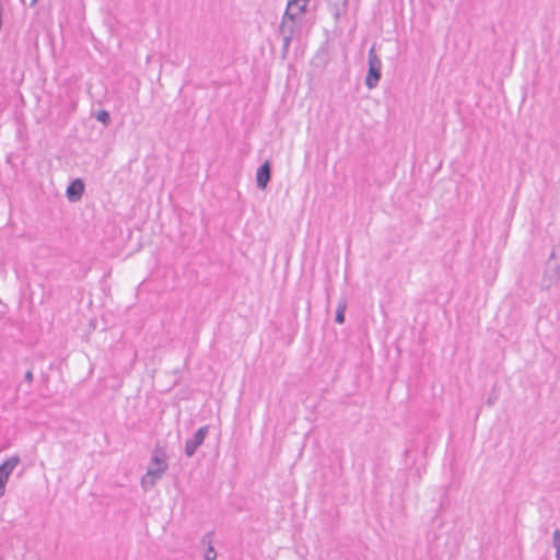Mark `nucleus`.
Segmentation results:
<instances>
[{"mask_svg": "<svg viewBox=\"0 0 560 560\" xmlns=\"http://www.w3.org/2000/svg\"><path fill=\"white\" fill-rule=\"evenodd\" d=\"M368 62H369V69L368 74L365 78V85L369 89H374L377 86L381 78H382V61L378 58V56L375 52V46L373 45L368 54Z\"/></svg>", "mask_w": 560, "mask_h": 560, "instance_id": "1", "label": "nucleus"}, {"mask_svg": "<svg viewBox=\"0 0 560 560\" xmlns=\"http://www.w3.org/2000/svg\"><path fill=\"white\" fill-rule=\"evenodd\" d=\"M209 433V425H203L199 428L192 438L188 439L185 443V454L187 457H191L195 455L196 451L202 443L205 442V439L207 434Z\"/></svg>", "mask_w": 560, "mask_h": 560, "instance_id": "2", "label": "nucleus"}, {"mask_svg": "<svg viewBox=\"0 0 560 560\" xmlns=\"http://www.w3.org/2000/svg\"><path fill=\"white\" fill-rule=\"evenodd\" d=\"M310 0H289L283 21L293 23L295 26V19L300 18L306 11V4Z\"/></svg>", "mask_w": 560, "mask_h": 560, "instance_id": "3", "label": "nucleus"}, {"mask_svg": "<svg viewBox=\"0 0 560 560\" xmlns=\"http://www.w3.org/2000/svg\"><path fill=\"white\" fill-rule=\"evenodd\" d=\"M167 468L152 467L149 465L147 474L141 478V486L144 490L153 488L155 483L163 477Z\"/></svg>", "mask_w": 560, "mask_h": 560, "instance_id": "4", "label": "nucleus"}, {"mask_svg": "<svg viewBox=\"0 0 560 560\" xmlns=\"http://www.w3.org/2000/svg\"><path fill=\"white\" fill-rule=\"evenodd\" d=\"M84 192V183L81 178L72 180L66 190V196L69 201L77 202L82 198Z\"/></svg>", "mask_w": 560, "mask_h": 560, "instance_id": "5", "label": "nucleus"}, {"mask_svg": "<svg viewBox=\"0 0 560 560\" xmlns=\"http://www.w3.org/2000/svg\"><path fill=\"white\" fill-rule=\"evenodd\" d=\"M271 178V165L269 161H265L256 173V184L259 189H265Z\"/></svg>", "mask_w": 560, "mask_h": 560, "instance_id": "6", "label": "nucleus"}, {"mask_svg": "<svg viewBox=\"0 0 560 560\" xmlns=\"http://www.w3.org/2000/svg\"><path fill=\"white\" fill-rule=\"evenodd\" d=\"M21 459L19 456H11L0 465V480L8 482L9 476L12 474L14 468L20 464Z\"/></svg>", "mask_w": 560, "mask_h": 560, "instance_id": "7", "label": "nucleus"}, {"mask_svg": "<svg viewBox=\"0 0 560 560\" xmlns=\"http://www.w3.org/2000/svg\"><path fill=\"white\" fill-rule=\"evenodd\" d=\"M166 457H167V455H166L165 447L161 446L158 443L153 450V454H152L149 465H152V467L168 468Z\"/></svg>", "mask_w": 560, "mask_h": 560, "instance_id": "8", "label": "nucleus"}, {"mask_svg": "<svg viewBox=\"0 0 560 560\" xmlns=\"http://www.w3.org/2000/svg\"><path fill=\"white\" fill-rule=\"evenodd\" d=\"M294 27L295 26L293 25V23H289L288 21H282V23L280 25V33L283 36V45H282L283 54H285L289 49V46H290L292 37H293Z\"/></svg>", "mask_w": 560, "mask_h": 560, "instance_id": "9", "label": "nucleus"}, {"mask_svg": "<svg viewBox=\"0 0 560 560\" xmlns=\"http://www.w3.org/2000/svg\"><path fill=\"white\" fill-rule=\"evenodd\" d=\"M211 535H212V533L209 532V533L205 534L200 540V542L202 545H207V550L203 555V560H217V557H218L217 551L211 544Z\"/></svg>", "mask_w": 560, "mask_h": 560, "instance_id": "10", "label": "nucleus"}, {"mask_svg": "<svg viewBox=\"0 0 560 560\" xmlns=\"http://www.w3.org/2000/svg\"><path fill=\"white\" fill-rule=\"evenodd\" d=\"M346 307H347L346 300H345V299H341V300L338 302V306H337L336 315H335V322H336V323H338V324H340V325L345 323V312H346Z\"/></svg>", "mask_w": 560, "mask_h": 560, "instance_id": "11", "label": "nucleus"}, {"mask_svg": "<svg viewBox=\"0 0 560 560\" xmlns=\"http://www.w3.org/2000/svg\"><path fill=\"white\" fill-rule=\"evenodd\" d=\"M95 118H96L100 122H102L104 126H106V127H107V126L110 124V121H112L109 113H108L107 110H105V109H101V110H98V112L96 113V115H95Z\"/></svg>", "mask_w": 560, "mask_h": 560, "instance_id": "12", "label": "nucleus"}, {"mask_svg": "<svg viewBox=\"0 0 560 560\" xmlns=\"http://www.w3.org/2000/svg\"><path fill=\"white\" fill-rule=\"evenodd\" d=\"M552 546L555 549L560 548V529H556L552 534Z\"/></svg>", "mask_w": 560, "mask_h": 560, "instance_id": "13", "label": "nucleus"}, {"mask_svg": "<svg viewBox=\"0 0 560 560\" xmlns=\"http://www.w3.org/2000/svg\"><path fill=\"white\" fill-rule=\"evenodd\" d=\"M328 2L339 9L340 7L346 8L348 0H328Z\"/></svg>", "mask_w": 560, "mask_h": 560, "instance_id": "14", "label": "nucleus"}, {"mask_svg": "<svg viewBox=\"0 0 560 560\" xmlns=\"http://www.w3.org/2000/svg\"><path fill=\"white\" fill-rule=\"evenodd\" d=\"M24 380L27 383H32L33 382V372L31 370L25 372Z\"/></svg>", "mask_w": 560, "mask_h": 560, "instance_id": "15", "label": "nucleus"}, {"mask_svg": "<svg viewBox=\"0 0 560 560\" xmlns=\"http://www.w3.org/2000/svg\"><path fill=\"white\" fill-rule=\"evenodd\" d=\"M5 482H3L2 480H0V498L4 495L5 493Z\"/></svg>", "mask_w": 560, "mask_h": 560, "instance_id": "16", "label": "nucleus"}, {"mask_svg": "<svg viewBox=\"0 0 560 560\" xmlns=\"http://www.w3.org/2000/svg\"><path fill=\"white\" fill-rule=\"evenodd\" d=\"M495 401H497V396H489L488 399H487V404L489 406L494 405Z\"/></svg>", "mask_w": 560, "mask_h": 560, "instance_id": "17", "label": "nucleus"}, {"mask_svg": "<svg viewBox=\"0 0 560 560\" xmlns=\"http://www.w3.org/2000/svg\"><path fill=\"white\" fill-rule=\"evenodd\" d=\"M556 560H560V548L556 549Z\"/></svg>", "mask_w": 560, "mask_h": 560, "instance_id": "18", "label": "nucleus"}, {"mask_svg": "<svg viewBox=\"0 0 560 560\" xmlns=\"http://www.w3.org/2000/svg\"><path fill=\"white\" fill-rule=\"evenodd\" d=\"M37 2H38V0H31L30 5H31V7H34Z\"/></svg>", "mask_w": 560, "mask_h": 560, "instance_id": "19", "label": "nucleus"}]
</instances>
